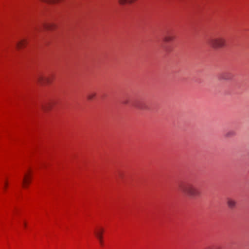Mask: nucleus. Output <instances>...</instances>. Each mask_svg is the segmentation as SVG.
<instances>
[{
	"label": "nucleus",
	"mask_w": 249,
	"mask_h": 249,
	"mask_svg": "<svg viewBox=\"0 0 249 249\" xmlns=\"http://www.w3.org/2000/svg\"><path fill=\"white\" fill-rule=\"evenodd\" d=\"M180 191L184 194L191 197L199 196L201 195L200 191L190 182H185L179 186Z\"/></svg>",
	"instance_id": "nucleus-1"
},
{
	"label": "nucleus",
	"mask_w": 249,
	"mask_h": 249,
	"mask_svg": "<svg viewBox=\"0 0 249 249\" xmlns=\"http://www.w3.org/2000/svg\"><path fill=\"white\" fill-rule=\"evenodd\" d=\"M208 43L213 49H219L226 46V40L223 37L218 36L209 39Z\"/></svg>",
	"instance_id": "nucleus-2"
},
{
	"label": "nucleus",
	"mask_w": 249,
	"mask_h": 249,
	"mask_svg": "<svg viewBox=\"0 0 249 249\" xmlns=\"http://www.w3.org/2000/svg\"><path fill=\"white\" fill-rule=\"evenodd\" d=\"M36 81L40 84L50 83L51 82V79L48 76H44L42 74H38L36 77Z\"/></svg>",
	"instance_id": "nucleus-3"
},
{
	"label": "nucleus",
	"mask_w": 249,
	"mask_h": 249,
	"mask_svg": "<svg viewBox=\"0 0 249 249\" xmlns=\"http://www.w3.org/2000/svg\"><path fill=\"white\" fill-rule=\"evenodd\" d=\"M232 77V74L229 71L223 72L218 76L219 79L224 80H231Z\"/></svg>",
	"instance_id": "nucleus-4"
},
{
	"label": "nucleus",
	"mask_w": 249,
	"mask_h": 249,
	"mask_svg": "<svg viewBox=\"0 0 249 249\" xmlns=\"http://www.w3.org/2000/svg\"><path fill=\"white\" fill-rule=\"evenodd\" d=\"M52 105L53 103L51 102H46L42 105V109L44 111H48L51 108Z\"/></svg>",
	"instance_id": "nucleus-5"
},
{
	"label": "nucleus",
	"mask_w": 249,
	"mask_h": 249,
	"mask_svg": "<svg viewBox=\"0 0 249 249\" xmlns=\"http://www.w3.org/2000/svg\"><path fill=\"white\" fill-rule=\"evenodd\" d=\"M104 229L102 228H100L94 231V234L97 238H101L103 237V234Z\"/></svg>",
	"instance_id": "nucleus-6"
},
{
	"label": "nucleus",
	"mask_w": 249,
	"mask_h": 249,
	"mask_svg": "<svg viewBox=\"0 0 249 249\" xmlns=\"http://www.w3.org/2000/svg\"><path fill=\"white\" fill-rule=\"evenodd\" d=\"M227 204L230 208L233 209L235 207L236 201L232 199L228 198L227 200Z\"/></svg>",
	"instance_id": "nucleus-7"
},
{
	"label": "nucleus",
	"mask_w": 249,
	"mask_h": 249,
	"mask_svg": "<svg viewBox=\"0 0 249 249\" xmlns=\"http://www.w3.org/2000/svg\"><path fill=\"white\" fill-rule=\"evenodd\" d=\"M135 107L140 110H146L147 109L146 106L143 103H140L136 104L134 105Z\"/></svg>",
	"instance_id": "nucleus-8"
},
{
	"label": "nucleus",
	"mask_w": 249,
	"mask_h": 249,
	"mask_svg": "<svg viewBox=\"0 0 249 249\" xmlns=\"http://www.w3.org/2000/svg\"><path fill=\"white\" fill-rule=\"evenodd\" d=\"M26 40L25 39L22 40L17 43L16 46L18 49H21L25 46L26 44Z\"/></svg>",
	"instance_id": "nucleus-9"
},
{
	"label": "nucleus",
	"mask_w": 249,
	"mask_h": 249,
	"mask_svg": "<svg viewBox=\"0 0 249 249\" xmlns=\"http://www.w3.org/2000/svg\"><path fill=\"white\" fill-rule=\"evenodd\" d=\"M30 182V179L29 177H28V175H25L24 176L23 180V184L24 187H26V186Z\"/></svg>",
	"instance_id": "nucleus-10"
},
{
	"label": "nucleus",
	"mask_w": 249,
	"mask_h": 249,
	"mask_svg": "<svg viewBox=\"0 0 249 249\" xmlns=\"http://www.w3.org/2000/svg\"><path fill=\"white\" fill-rule=\"evenodd\" d=\"M137 0H118L119 3L121 5H124L125 3H132Z\"/></svg>",
	"instance_id": "nucleus-11"
},
{
	"label": "nucleus",
	"mask_w": 249,
	"mask_h": 249,
	"mask_svg": "<svg viewBox=\"0 0 249 249\" xmlns=\"http://www.w3.org/2000/svg\"><path fill=\"white\" fill-rule=\"evenodd\" d=\"M96 95L95 92H90L87 95V99L89 100H92L95 97Z\"/></svg>",
	"instance_id": "nucleus-12"
},
{
	"label": "nucleus",
	"mask_w": 249,
	"mask_h": 249,
	"mask_svg": "<svg viewBox=\"0 0 249 249\" xmlns=\"http://www.w3.org/2000/svg\"><path fill=\"white\" fill-rule=\"evenodd\" d=\"M235 135V132L233 130H230L225 134V137L230 138Z\"/></svg>",
	"instance_id": "nucleus-13"
},
{
	"label": "nucleus",
	"mask_w": 249,
	"mask_h": 249,
	"mask_svg": "<svg viewBox=\"0 0 249 249\" xmlns=\"http://www.w3.org/2000/svg\"><path fill=\"white\" fill-rule=\"evenodd\" d=\"M174 37L173 36L171 35H167L164 37V40L165 42H170L173 40Z\"/></svg>",
	"instance_id": "nucleus-14"
},
{
	"label": "nucleus",
	"mask_w": 249,
	"mask_h": 249,
	"mask_svg": "<svg viewBox=\"0 0 249 249\" xmlns=\"http://www.w3.org/2000/svg\"><path fill=\"white\" fill-rule=\"evenodd\" d=\"M43 26L44 28L48 30H51L54 28V25L52 24H44L43 25Z\"/></svg>",
	"instance_id": "nucleus-15"
},
{
	"label": "nucleus",
	"mask_w": 249,
	"mask_h": 249,
	"mask_svg": "<svg viewBox=\"0 0 249 249\" xmlns=\"http://www.w3.org/2000/svg\"><path fill=\"white\" fill-rule=\"evenodd\" d=\"M205 249H221V248L218 246H213L208 247L206 248Z\"/></svg>",
	"instance_id": "nucleus-16"
},
{
	"label": "nucleus",
	"mask_w": 249,
	"mask_h": 249,
	"mask_svg": "<svg viewBox=\"0 0 249 249\" xmlns=\"http://www.w3.org/2000/svg\"><path fill=\"white\" fill-rule=\"evenodd\" d=\"M99 242V243L101 245V246H103V237H101V238H97Z\"/></svg>",
	"instance_id": "nucleus-17"
},
{
	"label": "nucleus",
	"mask_w": 249,
	"mask_h": 249,
	"mask_svg": "<svg viewBox=\"0 0 249 249\" xmlns=\"http://www.w3.org/2000/svg\"><path fill=\"white\" fill-rule=\"evenodd\" d=\"M35 30L36 31L40 30L39 27H35Z\"/></svg>",
	"instance_id": "nucleus-18"
},
{
	"label": "nucleus",
	"mask_w": 249,
	"mask_h": 249,
	"mask_svg": "<svg viewBox=\"0 0 249 249\" xmlns=\"http://www.w3.org/2000/svg\"><path fill=\"white\" fill-rule=\"evenodd\" d=\"M7 183L6 182L5 183L4 189H5V188H6V187H7Z\"/></svg>",
	"instance_id": "nucleus-19"
},
{
	"label": "nucleus",
	"mask_w": 249,
	"mask_h": 249,
	"mask_svg": "<svg viewBox=\"0 0 249 249\" xmlns=\"http://www.w3.org/2000/svg\"><path fill=\"white\" fill-rule=\"evenodd\" d=\"M24 226L25 227H26V223H24Z\"/></svg>",
	"instance_id": "nucleus-20"
},
{
	"label": "nucleus",
	"mask_w": 249,
	"mask_h": 249,
	"mask_svg": "<svg viewBox=\"0 0 249 249\" xmlns=\"http://www.w3.org/2000/svg\"><path fill=\"white\" fill-rule=\"evenodd\" d=\"M124 104H127V102H124Z\"/></svg>",
	"instance_id": "nucleus-21"
}]
</instances>
